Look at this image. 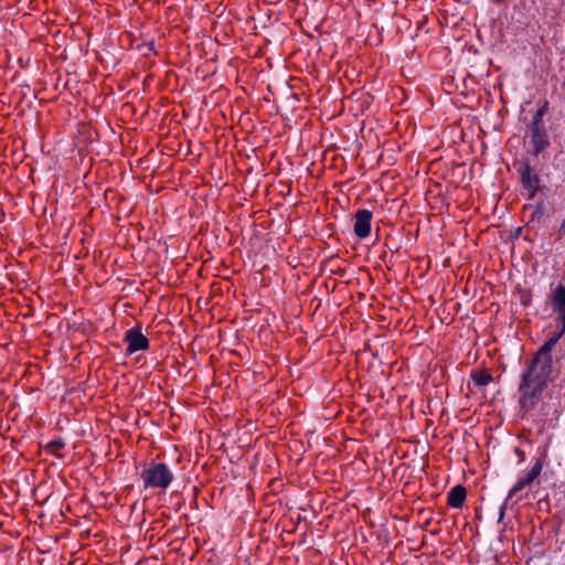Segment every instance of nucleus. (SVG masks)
I'll use <instances>...</instances> for the list:
<instances>
[{
  "mask_svg": "<svg viewBox=\"0 0 565 565\" xmlns=\"http://www.w3.org/2000/svg\"><path fill=\"white\" fill-rule=\"evenodd\" d=\"M518 173L520 175L522 186L529 192L530 199L534 198L540 189L541 180L539 174L531 168L527 160L522 161L519 164Z\"/></svg>",
  "mask_w": 565,
  "mask_h": 565,
  "instance_id": "20e7f679",
  "label": "nucleus"
},
{
  "mask_svg": "<svg viewBox=\"0 0 565 565\" xmlns=\"http://www.w3.org/2000/svg\"><path fill=\"white\" fill-rule=\"evenodd\" d=\"M553 373V364L537 358L530 360L521 374L518 392L520 394V406L529 412L535 408L542 399Z\"/></svg>",
  "mask_w": 565,
  "mask_h": 565,
  "instance_id": "f257e3e1",
  "label": "nucleus"
},
{
  "mask_svg": "<svg viewBox=\"0 0 565 565\" xmlns=\"http://www.w3.org/2000/svg\"><path fill=\"white\" fill-rule=\"evenodd\" d=\"M173 473L163 462H150L143 466L140 479L145 489L166 490L173 481Z\"/></svg>",
  "mask_w": 565,
  "mask_h": 565,
  "instance_id": "f03ea898",
  "label": "nucleus"
},
{
  "mask_svg": "<svg viewBox=\"0 0 565 565\" xmlns=\"http://www.w3.org/2000/svg\"><path fill=\"white\" fill-rule=\"evenodd\" d=\"M372 216V212L366 209L359 210L355 213L353 230L359 238H365L370 235Z\"/></svg>",
  "mask_w": 565,
  "mask_h": 565,
  "instance_id": "6e6552de",
  "label": "nucleus"
},
{
  "mask_svg": "<svg viewBox=\"0 0 565 565\" xmlns=\"http://www.w3.org/2000/svg\"><path fill=\"white\" fill-rule=\"evenodd\" d=\"M561 230L562 231H565V218L563 220L562 224H561Z\"/></svg>",
  "mask_w": 565,
  "mask_h": 565,
  "instance_id": "4468645a",
  "label": "nucleus"
},
{
  "mask_svg": "<svg viewBox=\"0 0 565 565\" xmlns=\"http://www.w3.org/2000/svg\"><path fill=\"white\" fill-rule=\"evenodd\" d=\"M547 109H548V103H547V102H545V103L543 104V106H542V107H540V108L535 111V114H534V116H533V119H532V121H531L530 126H544L543 117H544V115L546 114Z\"/></svg>",
  "mask_w": 565,
  "mask_h": 565,
  "instance_id": "f8f14e48",
  "label": "nucleus"
},
{
  "mask_svg": "<svg viewBox=\"0 0 565 565\" xmlns=\"http://www.w3.org/2000/svg\"><path fill=\"white\" fill-rule=\"evenodd\" d=\"M515 451H516L518 454H521V456L523 457V451H521L519 448H515Z\"/></svg>",
  "mask_w": 565,
  "mask_h": 565,
  "instance_id": "2eb2a0df",
  "label": "nucleus"
},
{
  "mask_svg": "<svg viewBox=\"0 0 565 565\" xmlns=\"http://www.w3.org/2000/svg\"><path fill=\"white\" fill-rule=\"evenodd\" d=\"M542 462L540 460H536L534 466L531 468V470L522 477H519L516 483L510 489L505 500L500 505L499 509V522L503 520L507 509L514 503L518 502L519 499H516L513 502L514 497L522 491L526 486H530L541 473L542 471Z\"/></svg>",
  "mask_w": 565,
  "mask_h": 565,
  "instance_id": "7ed1b4c3",
  "label": "nucleus"
},
{
  "mask_svg": "<svg viewBox=\"0 0 565 565\" xmlns=\"http://www.w3.org/2000/svg\"><path fill=\"white\" fill-rule=\"evenodd\" d=\"M564 333H565V331H563V324H561L559 330L542 344V347L535 353L534 358H537L542 361L553 364L552 350L556 345V343L559 341V339L562 338V335Z\"/></svg>",
  "mask_w": 565,
  "mask_h": 565,
  "instance_id": "1a4fd4ad",
  "label": "nucleus"
},
{
  "mask_svg": "<svg viewBox=\"0 0 565 565\" xmlns=\"http://www.w3.org/2000/svg\"><path fill=\"white\" fill-rule=\"evenodd\" d=\"M532 153L539 156L551 145L545 126H529L527 130Z\"/></svg>",
  "mask_w": 565,
  "mask_h": 565,
  "instance_id": "39448f33",
  "label": "nucleus"
},
{
  "mask_svg": "<svg viewBox=\"0 0 565 565\" xmlns=\"http://www.w3.org/2000/svg\"><path fill=\"white\" fill-rule=\"evenodd\" d=\"M64 446H65V443L63 441V439L57 438V439L50 441L47 445V448L52 451H56V450L64 448Z\"/></svg>",
  "mask_w": 565,
  "mask_h": 565,
  "instance_id": "ddd939ff",
  "label": "nucleus"
},
{
  "mask_svg": "<svg viewBox=\"0 0 565 565\" xmlns=\"http://www.w3.org/2000/svg\"><path fill=\"white\" fill-rule=\"evenodd\" d=\"M466 499V489L462 486L454 487L448 493L447 503L451 508H460Z\"/></svg>",
  "mask_w": 565,
  "mask_h": 565,
  "instance_id": "9d476101",
  "label": "nucleus"
},
{
  "mask_svg": "<svg viewBox=\"0 0 565 565\" xmlns=\"http://www.w3.org/2000/svg\"><path fill=\"white\" fill-rule=\"evenodd\" d=\"M541 211H542V207H541V205H540V206H537V209H536V211H535V214H536L537 212H541Z\"/></svg>",
  "mask_w": 565,
  "mask_h": 565,
  "instance_id": "dca6fc26",
  "label": "nucleus"
},
{
  "mask_svg": "<svg viewBox=\"0 0 565 565\" xmlns=\"http://www.w3.org/2000/svg\"><path fill=\"white\" fill-rule=\"evenodd\" d=\"M471 379L477 386H486L492 381V376L487 371H476L471 373Z\"/></svg>",
  "mask_w": 565,
  "mask_h": 565,
  "instance_id": "9b49d317",
  "label": "nucleus"
},
{
  "mask_svg": "<svg viewBox=\"0 0 565 565\" xmlns=\"http://www.w3.org/2000/svg\"><path fill=\"white\" fill-rule=\"evenodd\" d=\"M124 342L127 344L128 354H134L149 348V340L142 334L139 327L128 329Z\"/></svg>",
  "mask_w": 565,
  "mask_h": 565,
  "instance_id": "423d86ee",
  "label": "nucleus"
},
{
  "mask_svg": "<svg viewBox=\"0 0 565 565\" xmlns=\"http://www.w3.org/2000/svg\"><path fill=\"white\" fill-rule=\"evenodd\" d=\"M548 298L557 321L563 324V331H565V287L558 285L551 291Z\"/></svg>",
  "mask_w": 565,
  "mask_h": 565,
  "instance_id": "0eeeda50",
  "label": "nucleus"
}]
</instances>
